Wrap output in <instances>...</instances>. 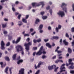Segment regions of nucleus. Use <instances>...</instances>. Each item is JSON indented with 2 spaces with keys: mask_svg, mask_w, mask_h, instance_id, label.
Segmentation results:
<instances>
[{
  "mask_svg": "<svg viewBox=\"0 0 74 74\" xmlns=\"http://www.w3.org/2000/svg\"><path fill=\"white\" fill-rule=\"evenodd\" d=\"M16 51L18 52H19V51H22L21 52V54L22 55L24 54V52L23 51V49L22 47L20 45H18L16 47Z\"/></svg>",
  "mask_w": 74,
  "mask_h": 74,
  "instance_id": "obj_1",
  "label": "nucleus"
},
{
  "mask_svg": "<svg viewBox=\"0 0 74 74\" xmlns=\"http://www.w3.org/2000/svg\"><path fill=\"white\" fill-rule=\"evenodd\" d=\"M32 41L29 42L28 43L25 44L24 46L25 47V49L27 51H28L29 49V46L32 45Z\"/></svg>",
  "mask_w": 74,
  "mask_h": 74,
  "instance_id": "obj_2",
  "label": "nucleus"
},
{
  "mask_svg": "<svg viewBox=\"0 0 74 74\" xmlns=\"http://www.w3.org/2000/svg\"><path fill=\"white\" fill-rule=\"evenodd\" d=\"M67 5V4L65 3H62V5L61 6V7L62 8L63 10H64L66 13H67V8H66V6Z\"/></svg>",
  "mask_w": 74,
  "mask_h": 74,
  "instance_id": "obj_3",
  "label": "nucleus"
},
{
  "mask_svg": "<svg viewBox=\"0 0 74 74\" xmlns=\"http://www.w3.org/2000/svg\"><path fill=\"white\" fill-rule=\"evenodd\" d=\"M43 47L42 46L40 49V50H39V51H38V52L36 53V55H38L39 56L40 55H41L42 54V50L43 49Z\"/></svg>",
  "mask_w": 74,
  "mask_h": 74,
  "instance_id": "obj_4",
  "label": "nucleus"
},
{
  "mask_svg": "<svg viewBox=\"0 0 74 74\" xmlns=\"http://www.w3.org/2000/svg\"><path fill=\"white\" fill-rule=\"evenodd\" d=\"M65 65L64 64H62V66H61V68H60V72H62L63 71H65V68L64 67V66Z\"/></svg>",
  "mask_w": 74,
  "mask_h": 74,
  "instance_id": "obj_5",
  "label": "nucleus"
},
{
  "mask_svg": "<svg viewBox=\"0 0 74 74\" xmlns=\"http://www.w3.org/2000/svg\"><path fill=\"white\" fill-rule=\"evenodd\" d=\"M1 49L3 50L5 49V47L4 46H5V44L4 42L3 41H2L1 43Z\"/></svg>",
  "mask_w": 74,
  "mask_h": 74,
  "instance_id": "obj_6",
  "label": "nucleus"
},
{
  "mask_svg": "<svg viewBox=\"0 0 74 74\" xmlns=\"http://www.w3.org/2000/svg\"><path fill=\"white\" fill-rule=\"evenodd\" d=\"M21 39V38L20 37H19L17 39L16 41L15 42L14 40H13L12 41V43L13 44L14 43H15L16 44H17L19 42H20V40Z\"/></svg>",
  "mask_w": 74,
  "mask_h": 74,
  "instance_id": "obj_7",
  "label": "nucleus"
},
{
  "mask_svg": "<svg viewBox=\"0 0 74 74\" xmlns=\"http://www.w3.org/2000/svg\"><path fill=\"white\" fill-rule=\"evenodd\" d=\"M58 14L59 15H61V17H62L64 15V13L62 11H60Z\"/></svg>",
  "mask_w": 74,
  "mask_h": 74,
  "instance_id": "obj_8",
  "label": "nucleus"
},
{
  "mask_svg": "<svg viewBox=\"0 0 74 74\" xmlns=\"http://www.w3.org/2000/svg\"><path fill=\"white\" fill-rule=\"evenodd\" d=\"M40 4H39V3H32V5L33 7H36V6H39L40 5Z\"/></svg>",
  "mask_w": 74,
  "mask_h": 74,
  "instance_id": "obj_9",
  "label": "nucleus"
},
{
  "mask_svg": "<svg viewBox=\"0 0 74 74\" xmlns=\"http://www.w3.org/2000/svg\"><path fill=\"white\" fill-rule=\"evenodd\" d=\"M25 69H21L19 71V74H24Z\"/></svg>",
  "mask_w": 74,
  "mask_h": 74,
  "instance_id": "obj_10",
  "label": "nucleus"
},
{
  "mask_svg": "<svg viewBox=\"0 0 74 74\" xmlns=\"http://www.w3.org/2000/svg\"><path fill=\"white\" fill-rule=\"evenodd\" d=\"M61 26L60 25H59L58 26V28L56 27V31L57 32H59V29H60L61 28Z\"/></svg>",
  "mask_w": 74,
  "mask_h": 74,
  "instance_id": "obj_11",
  "label": "nucleus"
},
{
  "mask_svg": "<svg viewBox=\"0 0 74 74\" xmlns=\"http://www.w3.org/2000/svg\"><path fill=\"white\" fill-rule=\"evenodd\" d=\"M72 60L71 59H69V64H71L73 65V64H74L72 62Z\"/></svg>",
  "mask_w": 74,
  "mask_h": 74,
  "instance_id": "obj_12",
  "label": "nucleus"
},
{
  "mask_svg": "<svg viewBox=\"0 0 74 74\" xmlns=\"http://www.w3.org/2000/svg\"><path fill=\"white\" fill-rule=\"evenodd\" d=\"M8 67H7L4 71L7 74H8Z\"/></svg>",
  "mask_w": 74,
  "mask_h": 74,
  "instance_id": "obj_13",
  "label": "nucleus"
},
{
  "mask_svg": "<svg viewBox=\"0 0 74 74\" xmlns=\"http://www.w3.org/2000/svg\"><path fill=\"white\" fill-rule=\"evenodd\" d=\"M23 61L22 60H19L17 62V64H19L20 63H21L23 62Z\"/></svg>",
  "mask_w": 74,
  "mask_h": 74,
  "instance_id": "obj_14",
  "label": "nucleus"
},
{
  "mask_svg": "<svg viewBox=\"0 0 74 74\" xmlns=\"http://www.w3.org/2000/svg\"><path fill=\"white\" fill-rule=\"evenodd\" d=\"M0 64L1 65V67L3 68V67H4L6 65V63H5V64L3 65V62H1L0 63Z\"/></svg>",
  "mask_w": 74,
  "mask_h": 74,
  "instance_id": "obj_15",
  "label": "nucleus"
},
{
  "mask_svg": "<svg viewBox=\"0 0 74 74\" xmlns=\"http://www.w3.org/2000/svg\"><path fill=\"white\" fill-rule=\"evenodd\" d=\"M59 38V37L58 36H53L52 38H51V40H53V39L58 40Z\"/></svg>",
  "mask_w": 74,
  "mask_h": 74,
  "instance_id": "obj_16",
  "label": "nucleus"
},
{
  "mask_svg": "<svg viewBox=\"0 0 74 74\" xmlns=\"http://www.w3.org/2000/svg\"><path fill=\"white\" fill-rule=\"evenodd\" d=\"M63 43H64L65 45H69V43L66 41V40H64L63 41Z\"/></svg>",
  "mask_w": 74,
  "mask_h": 74,
  "instance_id": "obj_17",
  "label": "nucleus"
},
{
  "mask_svg": "<svg viewBox=\"0 0 74 74\" xmlns=\"http://www.w3.org/2000/svg\"><path fill=\"white\" fill-rule=\"evenodd\" d=\"M46 45V46L48 47L49 48H51V46L49 43H47Z\"/></svg>",
  "mask_w": 74,
  "mask_h": 74,
  "instance_id": "obj_18",
  "label": "nucleus"
},
{
  "mask_svg": "<svg viewBox=\"0 0 74 74\" xmlns=\"http://www.w3.org/2000/svg\"><path fill=\"white\" fill-rule=\"evenodd\" d=\"M16 54H15L13 55L12 56V58L14 60H16Z\"/></svg>",
  "mask_w": 74,
  "mask_h": 74,
  "instance_id": "obj_19",
  "label": "nucleus"
},
{
  "mask_svg": "<svg viewBox=\"0 0 74 74\" xmlns=\"http://www.w3.org/2000/svg\"><path fill=\"white\" fill-rule=\"evenodd\" d=\"M5 60L7 61H10V59H9V57H8L6 56L5 57Z\"/></svg>",
  "mask_w": 74,
  "mask_h": 74,
  "instance_id": "obj_20",
  "label": "nucleus"
},
{
  "mask_svg": "<svg viewBox=\"0 0 74 74\" xmlns=\"http://www.w3.org/2000/svg\"><path fill=\"white\" fill-rule=\"evenodd\" d=\"M71 65L69 67V69H74V66H73V64H71Z\"/></svg>",
  "mask_w": 74,
  "mask_h": 74,
  "instance_id": "obj_21",
  "label": "nucleus"
},
{
  "mask_svg": "<svg viewBox=\"0 0 74 74\" xmlns=\"http://www.w3.org/2000/svg\"><path fill=\"white\" fill-rule=\"evenodd\" d=\"M39 22H40V20L38 19H36V21L35 22V24H38V23Z\"/></svg>",
  "mask_w": 74,
  "mask_h": 74,
  "instance_id": "obj_22",
  "label": "nucleus"
},
{
  "mask_svg": "<svg viewBox=\"0 0 74 74\" xmlns=\"http://www.w3.org/2000/svg\"><path fill=\"white\" fill-rule=\"evenodd\" d=\"M68 52L69 53H72V50L70 48H68Z\"/></svg>",
  "mask_w": 74,
  "mask_h": 74,
  "instance_id": "obj_23",
  "label": "nucleus"
},
{
  "mask_svg": "<svg viewBox=\"0 0 74 74\" xmlns=\"http://www.w3.org/2000/svg\"><path fill=\"white\" fill-rule=\"evenodd\" d=\"M15 5L14 4H13L12 5V10L14 12L15 11V10L14 9V6Z\"/></svg>",
  "mask_w": 74,
  "mask_h": 74,
  "instance_id": "obj_24",
  "label": "nucleus"
},
{
  "mask_svg": "<svg viewBox=\"0 0 74 74\" xmlns=\"http://www.w3.org/2000/svg\"><path fill=\"white\" fill-rule=\"evenodd\" d=\"M22 21L23 22H24L25 23H27V20H26V19H25L23 18L22 19Z\"/></svg>",
  "mask_w": 74,
  "mask_h": 74,
  "instance_id": "obj_25",
  "label": "nucleus"
},
{
  "mask_svg": "<svg viewBox=\"0 0 74 74\" xmlns=\"http://www.w3.org/2000/svg\"><path fill=\"white\" fill-rule=\"evenodd\" d=\"M43 27V25H40V26H39V29H42Z\"/></svg>",
  "mask_w": 74,
  "mask_h": 74,
  "instance_id": "obj_26",
  "label": "nucleus"
},
{
  "mask_svg": "<svg viewBox=\"0 0 74 74\" xmlns=\"http://www.w3.org/2000/svg\"><path fill=\"white\" fill-rule=\"evenodd\" d=\"M40 4L42 5V8L43 7L44 5V3L43 2H41L40 3Z\"/></svg>",
  "mask_w": 74,
  "mask_h": 74,
  "instance_id": "obj_27",
  "label": "nucleus"
},
{
  "mask_svg": "<svg viewBox=\"0 0 74 74\" xmlns=\"http://www.w3.org/2000/svg\"><path fill=\"white\" fill-rule=\"evenodd\" d=\"M53 69L52 66H50L48 67V69L49 70H51Z\"/></svg>",
  "mask_w": 74,
  "mask_h": 74,
  "instance_id": "obj_28",
  "label": "nucleus"
},
{
  "mask_svg": "<svg viewBox=\"0 0 74 74\" xmlns=\"http://www.w3.org/2000/svg\"><path fill=\"white\" fill-rule=\"evenodd\" d=\"M47 17L46 16H43L42 17V18L43 20L47 18Z\"/></svg>",
  "mask_w": 74,
  "mask_h": 74,
  "instance_id": "obj_29",
  "label": "nucleus"
},
{
  "mask_svg": "<svg viewBox=\"0 0 74 74\" xmlns=\"http://www.w3.org/2000/svg\"><path fill=\"white\" fill-rule=\"evenodd\" d=\"M42 59L46 58H47V56H45V55H43L42 56Z\"/></svg>",
  "mask_w": 74,
  "mask_h": 74,
  "instance_id": "obj_30",
  "label": "nucleus"
},
{
  "mask_svg": "<svg viewBox=\"0 0 74 74\" xmlns=\"http://www.w3.org/2000/svg\"><path fill=\"white\" fill-rule=\"evenodd\" d=\"M60 45H62V39H61L60 41Z\"/></svg>",
  "mask_w": 74,
  "mask_h": 74,
  "instance_id": "obj_31",
  "label": "nucleus"
},
{
  "mask_svg": "<svg viewBox=\"0 0 74 74\" xmlns=\"http://www.w3.org/2000/svg\"><path fill=\"white\" fill-rule=\"evenodd\" d=\"M70 73L72 74H74V71H70Z\"/></svg>",
  "mask_w": 74,
  "mask_h": 74,
  "instance_id": "obj_32",
  "label": "nucleus"
},
{
  "mask_svg": "<svg viewBox=\"0 0 74 74\" xmlns=\"http://www.w3.org/2000/svg\"><path fill=\"white\" fill-rule=\"evenodd\" d=\"M12 69V68H11L9 69V71L10 72V74H12V72L11 71V70Z\"/></svg>",
  "mask_w": 74,
  "mask_h": 74,
  "instance_id": "obj_33",
  "label": "nucleus"
},
{
  "mask_svg": "<svg viewBox=\"0 0 74 74\" xmlns=\"http://www.w3.org/2000/svg\"><path fill=\"white\" fill-rule=\"evenodd\" d=\"M71 31L72 32H74V27H73L71 29Z\"/></svg>",
  "mask_w": 74,
  "mask_h": 74,
  "instance_id": "obj_34",
  "label": "nucleus"
},
{
  "mask_svg": "<svg viewBox=\"0 0 74 74\" xmlns=\"http://www.w3.org/2000/svg\"><path fill=\"white\" fill-rule=\"evenodd\" d=\"M29 15H26L25 16V19H27L28 18H29Z\"/></svg>",
  "mask_w": 74,
  "mask_h": 74,
  "instance_id": "obj_35",
  "label": "nucleus"
},
{
  "mask_svg": "<svg viewBox=\"0 0 74 74\" xmlns=\"http://www.w3.org/2000/svg\"><path fill=\"white\" fill-rule=\"evenodd\" d=\"M2 25L3 28H4L6 27V24H3Z\"/></svg>",
  "mask_w": 74,
  "mask_h": 74,
  "instance_id": "obj_36",
  "label": "nucleus"
},
{
  "mask_svg": "<svg viewBox=\"0 0 74 74\" xmlns=\"http://www.w3.org/2000/svg\"><path fill=\"white\" fill-rule=\"evenodd\" d=\"M37 49V47H33L32 49L34 50H36Z\"/></svg>",
  "mask_w": 74,
  "mask_h": 74,
  "instance_id": "obj_37",
  "label": "nucleus"
},
{
  "mask_svg": "<svg viewBox=\"0 0 74 74\" xmlns=\"http://www.w3.org/2000/svg\"><path fill=\"white\" fill-rule=\"evenodd\" d=\"M40 73V71L39 70H38L35 74H38Z\"/></svg>",
  "mask_w": 74,
  "mask_h": 74,
  "instance_id": "obj_38",
  "label": "nucleus"
},
{
  "mask_svg": "<svg viewBox=\"0 0 74 74\" xmlns=\"http://www.w3.org/2000/svg\"><path fill=\"white\" fill-rule=\"evenodd\" d=\"M12 38V36H9V38H8L9 40H11Z\"/></svg>",
  "mask_w": 74,
  "mask_h": 74,
  "instance_id": "obj_39",
  "label": "nucleus"
},
{
  "mask_svg": "<svg viewBox=\"0 0 74 74\" xmlns=\"http://www.w3.org/2000/svg\"><path fill=\"white\" fill-rule=\"evenodd\" d=\"M18 23H20V24H18V25H19V26H20L21 25H22V22L21 21H19V22H18Z\"/></svg>",
  "mask_w": 74,
  "mask_h": 74,
  "instance_id": "obj_40",
  "label": "nucleus"
},
{
  "mask_svg": "<svg viewBox=\"0 0 74 74\" xmlns=\"http://www.w3.org/2000/svg\"><path fill=\"white\" fill-rule=\"evenodd\" d=\"M37 40V42H40L41 41V40L40 39H38Z\"/></svg>",
  "mask_w": 74,
  "mask_h": 74,
  "instance_id": "obj_41",
  "label": "nucleus"
},
{
  "mask_svg": "<svg viewBox=\"0 0 74 74\" xmlns=\"http://www.w3.org/2000/svg\"><path fill=\"white\" fill-rule=\"evenodd\" d=\"M21 16V14H19L18 17V19L20 20V17Z\"/></svg>",
  "mask_w": 74,
  "mask_h": 74,
  "instance_id": "obj_42",
  "label": "nucleus"
},
{
  "mask_svg": "<svg viewBox=\"0 0 74 74\" xmlns=\"http://www.w3.org/2000/svg\"><path fill=\"white\" fill-rule=\"evenodd\" d=\"M58 69V67H57L56 68H55L54 70V71L56 72H57Z\"/></svg>",
  "mask_w": 74,
  "mask_h": 74,
  "instance_id": "obj_43",
  "label": "nucleus"
},
{
  "mask_svg": "<svg viewBox=\"0 0 74 74\" xmlns=\"http://www.w3.org/2000/svg\"><path fill=\"white\" fill-rule=\"evenodd\" d=\"M33 42L34 43H36V42H37V40H36V39H34L33 40Z\"/></svg>",
  "mask_w": 74,
  "mask_h": 74,
  "instance_id": "obj_44",
  "label": "nucleus"
},
{
  "mask_svg": "<svg viewBox=\"0 0 74 74\" xmlns=\"http://www.w3.org/2000/svg\"><path fill=\"white\" fill-rule=\"evenodd\" d=\"M10 42H8L6 44V46H10Z\"/></svg>",
  "mask_w": 74,
  "mask_h": 74,
  "instance_id": "obj_45",
  "label": "nucleus"
},
{
  "mask_svg": "<svg viewBox=\"0 0 74 74\" xmlns=\"http://www.w3.org/2000/svg\"><path fill=\"white\" fill-rule=\"evenodd\" d=\"M50 8V6H48L47 7L46 9L47 10H48Z\"/></svg>",
  "mask_w": 74,
  "mask_h": 74,
  "instance_id": "obj_46",
  "label": "nucleus"
},
{
  "mask_svg": "<svg viewBox=\"0 0 74 74\" xmlns=\"http://www.w3.org/2000/svg\"><path fill=\"white\" fill-rule=\"evenodd\" d=\"M71 43H72V45L73 46H74V40Z\"/></svg>",
  "mask_w": 74,
  "mask_h": 74,
  "instance_id": "obj_47",
  "label": "nucleus"
},
{
  "mask_svg": "<svg viewBox=\"0 0 74 74\" xmlns=\"http://www.w3.org/2000/svg\"><path fill=\"white\" fill-rule=\"evenodd\" d=\"M59 62H60V60H57L55 61V63H58Z\"/></svg>",
  "mask_w": 74,
  "mask_h": 74,
  "instance_id": "obj_48",
  "label": "nucleus"
},
{
  "mask_svg": "<svg viewBox=\"0 0 74 74\" xmlns=\"http://www.w3.org/2000/svg\"><path fill=\"white\" fill-rule=\"evenodd\" d=\"M3 34H7V31H4Z\"/></svg>",
  "mask_w": 74,
  "mask_h": 74,
  "instance_id": "obj_49",
  "label": "nucleus"
},
{
  "mask_svg": "<svg viewBox=\"0 0 74 74\" xmlns=\"http://www.w3.org/2000/svg\"><path fill=\"white\" fill-rule=\"evenodd\" d=\"M8 1V0H1V3H3V2H5V1Z\"/></svg>",
  "mask_w": 74,
  "mask_h": 74,
  "instance_id": "obj_50",
  "label": "nucleus"
},
{
  "mask_svg": "<svg viewBox=\"0 0 74 74\" xmlns=\"http://www.w3.org/2000/svg\"><path fill=\"white\" fill-rule=\"evenodd\" d=\"M52 66L53 69H54V68H56V66L55 65H53V66Z\"/></svg>",
  "mask_w": 74,
  "mask_h": 74,
  "instance_id": "obj_51",
  "label": "nucleus"
},
{
  "mask_svg": "<svg viewBox=\"0 0 74 74\" xmlns=\"http://www.w3.org/2000/svg\"><path fill=\"white\" fill-rule=\"evenodd\" d=\"M40 30V32L41 33H42L43 32V31L41 29H39Z\"/></svg>",
  "mask_w": 74,
  "mask_h": 74,
  "instance_id": "obj_52",
  "label": "nucleus"
},
{
  "mask_svg": "<svg viewBox=\"0 0 74 74\" xmlns=\"http://www.w3.org/2000/svg\"><path fill=\"white\" fill-rule=\"evenodd\" d=\"M59 47H58L55 50V51L56 52H57V51H58V50L59 49Z\"/></svg>",
  "mask_w": 74,
  "mask_h": 74,
  "instance_id": "obj_53",
  "label": "nucleus"
},
{
  "mask_svg": "<svg viewBox=\"0 0 74 74\" xmlns=\"http://www.w3.org/2000/svg\"><path fill=\"white\" fill-rule=\"evenodd\" d=\"M29 36V34H25L24 35V36L25 37V36Z\"/></svg>",
  "mask_w": 74,
  "mask_h": 74,
  "instance_id": "obj_54",
  "label": "nucleus"
},
{
  "mask_svg": "<svg viewBox=\"0 0 74 74\" xmlns=\"http://www.w3.org/2000/svg\"><path fill=\"white\" fill-rule=\"evenodd\" d=\"M30 40V39L29 38H27L26 39V41L28 42H29Z\"/></svg>",
  "mask_w": 74,
  "mask_h": 74,
  "instance_id": "obj_55",
  "label": "nucleus"
},
{
  "mask_svg": "<svg viewBox=\"0 0 74 74\" xmlns=\"http://www.w3.org/2000/svg\"><path fill=\"white\" fill-rule=\"evenodd\" d=\"M66 36L67 38H69V36L67 33L66 34Z\"/></svg>",
  "mask_w": 74,
  "mask_h": 74,
  "instance_id": "obj_56",
  "label": "nucleus"
},
{
  "mask_svg": "<svg viewBox=\"0 0 74 74\" xmlns=\"http://www.w3.org/2000/svg\"><path fill=\"white\" fill-rule=\"evenodd\" d=\"M49 12H50L51 15H52V10H50Z\"/></svg>",
  "mask_w": 74,
  "mask_h": 74,
  "instance_id": "obj_57",
  "label": "nucleus"
},
{
  "mask_svg": "<svg viewBox=\"0 0 74 74\" xmlns=\"http://www.w3.org/2000/svg\"><path fill=\"white\" fill-rule=\"evenodd\" d=\"M57 53H61L62 52L61 51H57Z\"/></svg>",
  "mask_w": 74,
  "mask_h": 74,
  "instance_id": "obj_58",
  "label": "nucleus"
},
{
  "mask_svg": "<svg viewBox=\"0 0 74 74\" xmlns=\"http://www.w3.org/2000/svg\"><path fill=\"white\" fill-rule=\"evenodd\" d=\"M44 12H41V13H40V14L42 15L44 14Z\"/></svg>",
  "mask_w": 74,
  "mask_h": 74,
  "instance_id": "obj_59",
  "label": "nucleus"
},
{
  "mask_svg": "<svg viewBox=\"0 0 74 74\" xmlns=\"http://www.w3.org/2000/svg\"><path fill=\"white\" fill-rule=\"evenodd\" d=\"M33 30H34L32 28L30 29V32H32L33 31Z\"/></svg>",
  "mask_w": 74,
  "mask_h": 74,
  "instance_id": "obj_60",
  "label": "nucleus"
},
{
  "mask_svg": "<svg viewBox=\"0 0 74 74\" xmlns=\"http://www.w3.org/2000/svg\"><path fill=\"white\" fill-rule=\"evenodd\" d=\"M72 7H73V11H74V4H73L72 5Z\"/></svg>",
  "mask_w": 74,
  "mask_h": 74,
  "instance_id": "obj_61",
  "label": "nucleus"
},
{
  "mask_svg": "<svg viewBox=\"0 0 74 74\" xmlns=\"http://www.w3.org/2000/svg\"><path fill=\"white\" fill-rule=\"evenodd\" d=\"M35 33H36V32H34L32 33V34H31L33 36Z\"/></svg>",
  "mask_w": 74,
  "mask_h": 74,
  "instance_id": "obj_62",
  "label": "nucleus"
},
{
  "mask_svg": "<svg viewBox=\"0 0 74 74\" xmlns=\"http://www.w3.org/2000/svg\"><path fill=\"white\" fill-rule=\"evenodd\" d=\"M48 29L49 30H51V28L50 26H49L48 27Z\"/></svg>",
  "mask_w": 74,
  "mask_h": 74,
  "instance_id": "obj_63",
  "label": "nucleus"
},
{
  "mask_svg": "<svg viewBox=\"0 0 74 74\" xmlns=\"http://www.w3.org/2000/svg\"><path fill=\"white\" fill-rule=\"evenodd\" d=\"M46 52L45 51H43V52H42V53H43V54H46Z\"/></svg>",
  "mask_w": 74,
  "mask_h": 74,
  "instance_id": "obj_64",
  "label": "nucleus"
}]
</instances>
